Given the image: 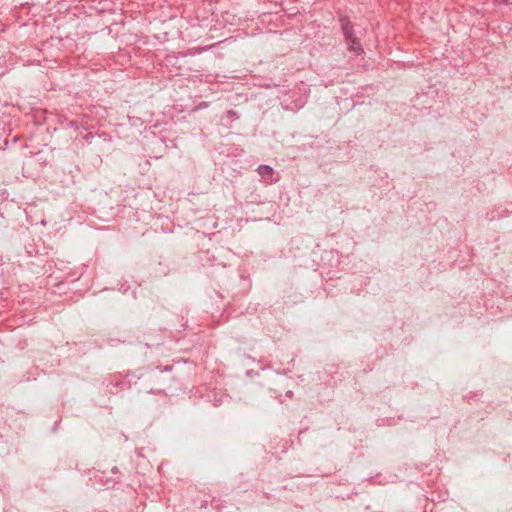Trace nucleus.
Here are the masks:
<instances>
[{
    "label": "nucleus",
    "mask_w": 512,
    "mask_h": 512,
    "mask_svg": "<svg viewBox=\"0 0 512 512\" xmlns=\"http://www.w3.org/2000/svg\"><path fill=\"white\" fill-rule=\"evenodd\" d=\"M341 26H342V30H343L345 39L348 43L349 50H351L357 54L362 53L363 52L362 46H361L359 40L357 39V37L354 35L353 27L350 24V22L348 20H346L345 18H342Z\"/></svg>",
    "instance_id": "f257e3e1"
},
{
    "label": "nucleus",
    "mask_w": 512,
    "mask_h": 512,
    "mask_svg": "<svg viewBox=\"0 0 512 512\" xmlns=\"http://www.w3.org/2000/svg\"><path fill=\"white\" fill-rule=\"evenodd\" d=\"M257 172L261 177L265 178L271 177L274 171L273 168L269 165H260L257 168Z\"/></svg>",
    "instance_id": "f03ea898"
}]
</instances>
